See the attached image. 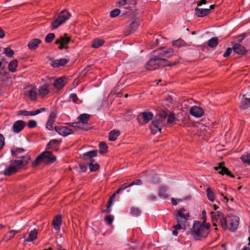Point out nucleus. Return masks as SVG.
Wrapping results in <instances>:
<instances>
[{
    "mask_svg": "<svg viewBox=\"0 0 250 250\" xmlns=\"http://www.w3.org/2000/svg\"><path fill=\"white\" fill-rule=\"evenodd\" d=\"M79 167L80 168V172H84L86 171L87 167V165L84 164H80Z\"/></svg>",
    "mask_w": 250,
    "mask_h": 250,
    "instance_id": "obj_52",
    "label": "nucleus"
},
{
    "mask_svg": "<svg viewBox=\"0 0 250 250\" xmlns=\"http://www.w3.org/2000/svg\"><path fill=\"white\" fill-rule=\"evenodd\" d=\"M18 63L17 60H13L11 61L8 65L9 70L12 72H15L18 66Z\"/></svg>",
    "mask_w": 250,
    "mask_h": 250,
    "instance_id": "obj_32",
    "label": "nucleus"
},
{
    "mask_svg": "<svg viewBox=\"0 0 250 250\" xmlns=\"http://www.w3.org/2000/svg\"><path fill=\"white\" fill-rule=\"evenodd\" d=\"M169 111L168 109L166 110H161L158 112L159 116L160 118L165 119L168 116Z\"/></svg>",
    "mask_w": 250,
    "mask_h": 250,
    "instance_id": "obj_37",
    "label": "nucleus"
},
{
    "mask_svg": "<svg viewBox=\"0 0 250 250\" xmlns=\"http://www.w3.org/2000/svg\"><path fill=\"white\" fill-rule=\"evenodd\" d=\"M54 129L55 131L57 132L59 134L63 136H66L67 135H68L74 133V131H73L68 127L56 126L54 127Z\"/></svg>",
    "mask_w": 250,
    "mask_h": 250,
    "instance_id": "obj_11",
    "label": "nucleus"
},
{
    "mask_svg": "<svg viewBox=\"0 0 250 250\" xmlns=\"http://www.w3.org/2000/svg\"><path fill=\"white\" fill-rule=\"evenodd\" d=\"M4 53L8 57H12L14 54V51L10 47L5 48Z\"/></svg>",
    "mask_w": 250,
    "mask_h": 250,
    "instance_id": "obj_45",
    "label": "nucleus"
},
{
    "mask_svg": "<svg viewBox=\"0 0 250 250\" xmlns=\"http://www.w3.org/2000/svg\"><path fill=\"white\" fill-rule=\"evenodd\" d=\"M207 193L208 199L211 201H213L214 200V195L211 188H208L207 189Z\"/></svg>",
    "mask_w": 250,
    "mask_h": 250,
    "instance_id": "obj_38",
    "label": "nucleus"
},
{
    "mask_svg": "<svg viewBox=\"0 0 250 250\" xmlns=\"http://www.w3.org/2000/svg\"><path fill=\"white\" fill-rule=\"evenodd\" d=\"M232 49L230 47H228L227 49L226 52L224 53V54H223V57H228V56H229L232 52Z\"/></svg>",
    "mask_w": 250,
    "mask_h": 250,
    "instance_id": "obj_56",
    "label": "nucleus"
},
{
    "mask_svg": "<svg viewBox=\"0 0 250 250\" xmlns=\"http://www.w3.org/2000/svg\"><path fill=\"white\" fill-rule=\"evenodd\" d=\"M18 231L15 230H11L7 233L3 237V240L7 242L12 239Z\"/></svg>",
    "mask_w": 250,
    "mask_h": 250,
    "instance_id": "obj_30",
    "label": "nucleus"
},
{
    "mask_svg": "<svg viewBox=\"0 0 250 250\" xmlns=\"http://www.w3.org/2000/svg\"><path fill=\"white\" fill-rule=\"evenodd\" d=\"M56 160V157L52 155L50 151H45L38 156L34 162H32V167L39 165L42 162L53 163Z\"/></svg>",
    "mask_w": 250,
    "mask_h": 250,
    "instance_id": "obj_4",
    "label": "nucleus"
},
{
    "mask_svg": "<svg viewBox=\"0 0 250 250\" xmlns=\"http://www.w3.org/2000/svg\"><path fill=\"white\" fill-rule=\"evenodd\" d=\"M56 118V113L55 111H52L50 112L46 124V127L50 130L53 129V125L55 121Z\"/></svg>",
    "mask_w": 250,
    "mask_h": 250,
    "instance_id": "obj_13",
    "label": "nucleus"
},
{
    "mask_svg": "<svg viewBox=\"0 0 250 250\" xmlns=\"http://www.w3.org/2000/svg\"><path fill=\"white\" fill-rule=\"evenodd\" d=\"M150 129L152 134H156L158 132H161L162 126L159 125V123L154 119L151 122L150 125Z\"/></svg>",
    "mask_w": 250,
    "mask_h": 250,
    "instance_id": "obj_17",
    "label": "nucleus"
},
{
    "mask_svg": "<svg viewBox=\"0 0 250 250\" xmlns=\"http://www.w3.org/2000/svg\"><path fill=\"white\" fill-rule=\"evenodd\" d=\"M172 45L177 47H181L186 46L187 44L184 40L179 39L172 42Z\"/></svg>",
    "mask_w": 250,
    "mask_h": 250,
    "instance_id": "obj_33",
    "label": "nucleus"
},
{
    "mask_svg": "<svg viewBox=\"0 0 250 250\" xmlns=\"http://www.w3.org/2000/svg\"><path fill=\"white\" fill-rule=\"evenodd\" d=\"M175 120V118L174 117V115L173 113H170L169 114L167 119V124H170L173 123Z\"/></svg>",
    "mask_w": 250,
    "mask_h": 250,
    "instance_id": "obj_46",
    "label": "nucleus"
},
{
    "mask_svg": "<svg viewBox=\"0 0 250 250\" xmlns=\"http://www.w3.org/2000/svg\"><path fill=\"white\" fill-rule=\"evenodd\" d=\"M129 187H131V186H129V184H127V183H125L122 185L120 188L124 190Z\"/></svg>",
    "mask_w": 250,
    "mask_h": 250,
    "instance_id": "obj_64",
    "label": "nucleus"
},
{
    "mask_svg": "<svg viewBox=\"0 0 250 250\" xmlns=\"http://www.w3.org/2000/svg\"><path fill=\"white\" fill-rule=\"evenodd\" d=\"M153 114L150 111H145L140 113L137 116V119L140 124L143 125L148 123L153 119Z\"/></svg>",
    "mask_w": 250,
    "mask_h": 250,
    "instance_id": "obj_7",
    "label": "nucleus"
},
{
    "mask_svg": "<svg viewBox=\"0 0 250 250\" xmlns=\"http://www.w3.org/2000/svg\"><path fill=\"white\" fill-rule=\"evenodd\" d=\"M24 151V149L21 148H15L11 150V153L16 157L20 158L23 160L24 157L21 155V153Z\"/></svg>",
    "mask_w": 250,
    "mask_h": 250,
    "instance_id": "obj_27",
    "label": "nucleus"
},
{
    "mask_svg": "<svg viewBox=\"0 0 250 250\" xmlns=\"http://www.w3.org/2000/svg\"><path fill=\"white\" fill-rule=\"evenodd\" d=\"M75 126H76L78 128V130H84L86 131L90 128V125H88L87 123H85L82 122H75Z\"/></svg>",
    "mask_w": 250,
    "mask_h": 250,
    "instance_id": "obj_25",
    "label": "nucleus"
},
{
    "mask_svg": "<svg viewBox=\"0 0 250 250\" xmlns=\"http://www.w3.org/2000/svg\"><path fill=\"white\" fill-rule=\"evenodd\" d=\"M4 145V138L3 136L0 134V149H1Z\"/></svg>",
    "mask_w": 250,
    "mask_h": 250,
    "instance_id": "obj_57",
    "label": "nucleus"
},
{
    "mask_svg": "<svg viewBox=\"0 0 250 250\" xmlns=\"http://www.w3.org/2000/svg\"><path fill=\"white\" fill-rule=\"evenodd\" d=\"M209 224H201L198 221H194L191 229V235L196 240H200L199 237L206 238L209 232Z\"/></svg>",
    "mask_w": 250,
    "mask_h": 250,
    "instance_id": "obj_2",
    "label": "nucleus"
},
{
    "mask_svg": "<svg viewBox=\"0 0 250 250\" xmlns=\"http://www.w3.org/2000/svg\"><path fill=\"white\" fill-rule=\"evenodd\" d=\"M120 131L119 130H113L109 133V140L111 141H115L117 137L120 135Z\"/></svg>",
    "mask_w": 250,
    "mask_h": 250,
    "instance_id": "obj_31",
    "label": "nucleus"
},
{
    "mask_svg": "<svg viewBox=\"0 0 250 250\" xmlns=\"http://www.w3.org/2000/svg\"><path fill=\"white\" fill-rule=\"evenodd\" d=\"M173 50L171 48L163 47L153 50L150 53V58L146 65L148 70H154L161 67L172 66L176 65L178 62H170L165 58H169L173 55Z\"/></svg>",
    "mask_w": 250,
    "mask_h": 250,
    "instance_id": "obj_1",
    "label": "nucleus"
},
{
    "mask_svg": "<svg viewBox=\"0 0 250 250\" xmlns=\"http://www.w3.org/2000/svg\"><path fill=\"white\" fill-rule=\"evenodd\" d=\"M114 220V216L111 215H107L105 217V220L108 225L112 224Z\"/></svg>",
    "mask_w": 250,
    "mask_h": 250,
    "instance_id": "obj_44",
    "label": "nucleus"
},
{
    "mask_svg": "<svg viewBox=\"0 0 250 250\" xmlns=\"http://www.w3.org/2000/svg\"><path fill=\"white\" fill-rule=\"evenodd\" d=\"M239 218L235 215L228 216V223L230 227L229 230L232 232H235L239 225Z\"/></svg>",
    "mask_w": 250,
    "mask_h": 250,
    "instance_id": "obj_9",
    "label": "nucleus"
},
{
    "mask_svg": "<svg viewBox=\"0 0 250 250\" xmlns=\"http://www.w3.org/2000/svg\"><path fill=\"white\" fill-rule=\"evenodd\" d=\"M70 14L66 10H62L60 13L58 17L52 23L54 29H56L58 26L62 25L65 21L69 19Z\"/></svg>",
    "mask_w": 250,
    "mask_h": 250,
    "instance_id": "obj_5",
    "label": "nucleus"
},
{
    "mask_svg": "<svg viewBox=\"0 0 250 250\" xmlns=\"http://www.w3.org/2000/svg\"><path fill=\"white\" fill-rule=\"evenodd\" d=\"M26 125V123L23 121H17L15 122L13 125V130L14 132L19 133L25 126Z\"/></svg>",
    "mask_w": 250,
    "mask_h": 250,
    "instance_id": "obj_16",
    "label": "nucleus"
},
{
    "mask_svg": "<svg viewBox=\"0 0 250 250\" xmlns=\"http://www.w3.org/2000/svg\"><path fill=\"white\" fill-rule=\"evenodd\" d=\"M26 162L24 163V160H11L9 165L5 169L3 172L5 176H11L18 172L21 167Z\"/></svg>",
    "mask_w": 250,
    "mask_h": 250,
    "instance_id": "obj_3",
    "label": "nucleus"
},
{
    "mask_svg": "<svg viewBox=\"0 0 250 250\" xmlns=\"http://www.w3.org/2000/svg\"><path fill=\"white\" fill-rule=\"evenodd\" d=\"M119 6H121L127 4V0H122L117 2Z\"/></svg>",
    "mask_w": 250,
    "mask_h": 250,
    "instance_id": "obj_63",
    "label": "nucleus"
},
{
    "mask_svg": "<svg viewBox=\"0 0 250 250\" xmlns=\"http://www.w3.org/2000/svg\"><path fill=\"white\" fill-rule=\"evenodd\" d=\"M140 212V210L138 208L132 207L131 209V213L133 215L137 216Z\"/></svg>",
    "mask_w": 250,
    "mask_h": 250,
    "instance_id": "obj_49",
    "label": "nucleus"
},
{
    "mask_svg": "<svg viewBox=\"0 0 250 250\" xmlns=\"http://www.w3.org/2000/svg\"><path fill=\"white\" fill-rule=\"evenodd\" d=\"M70 42V37L67 34H64L63 36H61L58 38L55 43L56 44H60L59 49L60 50H62L63 48H68V47L67 46L69 42Z\"/></svg>",
    "mask_w": 250,
    "mask_h": 250,
    "instance_id": "obj_6",
    "label": "nucleus"
},
{
    "mask_svg": "<svg viewBox=\"0 0 250 250\" xmlns=\"http://www.w3.org/2000/svg\"><path fill=\"white\" fill-rule=\"evenodd\" d=\"M59 141L56 139L51 140L47 145V147L49 148L52 146H55L57 144H59Z\"/></svg>",
    "mask_w": 250,
    "mask_h": 250,
    "instance_id": "obj_48",
    "label": "nucleus"
},
{
    "mask_svg": "<svg viewBox=\"0 0 250 250\" xmlns=\"http://www.w3.org/2000/svg\"><path fill=\"white\" fill-rule=\"evenodd\" d=\"M65 79L64 77H62L56 80L53 83L54 86L58 89L62 88L65 85L64 82Z\"/></svg>",
    "mask_w": 250,
    "mask_h": 250,
    "instance_id": "obj_26",
    "label": "nucleus"
},
{
    "mask_svg": "<svg viewBox=\"0 0 250 250\" xmlns=\"http://www.w3.org/2000/svg\"><path fill=\"white\" fill-rule=\"evenodd\" d=\"M99 146L100 149L99 152L101 154H105L107 152L108 146L105 142H100Z\"/></svg>",
    "mask_w": 250,
    "mask_h": 250,
    "instance_id": "obj_35",
    "label": "nucleus"
},
{
    "mask_svg": "<svg viewBox=\"0 0 250 250\" xmlns=\"http://www.w3.org/2000/svg\"><path fill=\"white\" fill-rule=\"evenodd\" d=\"M186 211L184 208H180L176 216L177 223H182V224H185L188 218L189 217V214L187 213L184 214V212Z\"/></svg>",
    "mask_w": 250,
    "mask_h": 250,
    "instance_id": "obj_10",
    "label": "nucleus"
},
{
    "mask_svg": "<svg viewBox=\"0 0 250 250\" xmlns=\"http://www.w3.org/2000/svg\"><path fill=\"white\" fill-rule=\"evenodd\" d=\"M49 84H45L42 85L40 86L39 88V93L40 96L43 97L49 93V89L48 88Z\"/></svg>",
    "mask_w": 250,
    "mask_h": 250,
    "instance_id": "obj_24",
    "label": "nucleus"
},
{
    "mask_svg": "<svg viewBox=\"0 0 250 250\" xmlns=\"http://www.w3.org/2000/svg\"><path fill=\"white\" fill-rule=\"evenodd\" d=\"M55 38L54 33H49L45 38V41L47 43H51Z\"/></svg>",
    "mask_w": 250,
    "mask_h": 250,
    "instance_id": "obj_39",
    "label": "nucleus"
},
{
    "mask_svg": "<svg viewBox=\"0 0 250 250\" xmlns=\"http://www.w3.org/2000/svg\"><path fill=\"white\" fill-rule=\"evenodd\" d=\"M215 214H217V216L220 218V222L222 228L224 229H226L228 228V218L226 219L224 214L219 211H216Z\"/></svg>",
    "mask_w": 250,
    "mask_h": 250,
    "instance_id": "obj_20",
    "label": "nucleus"
},
{
    "mask_svg": "<svg viewBox=\"0 0 250 250\" xmlns=\"http://www.w3.org/2000/svg\"><path fill=\"white\" fill-rule=\"evenodd\" d=\"M234 52L239 55H245L248 52L247 49L239 43H235L232 47Z\"/></svg>",
    "mask_w": 250,
    "mask_h": 250,
    "instance_id": "obj_15",
    "label": "nucleus"
},
{
    "mask_svg": "<svg viewBox=\"0 0 250 250\" xmlns=\"http://www.w3.org/2000/svg\"><path fill=\"white\" fill-rule=\"evenodd\" d=\"M212 214V222L213 226H216V223L217 222V214H215V212H211Z\"/></svg>",
    "mask_w": 250,
    "mask_h": 250,
    "instance_id": "obj_50",
    "label": "nucleus"
},
{
    "mask_svg": "<svg viewBox=\"0 0 250 250\" xmlns=\"http://www.w3.org/2000/svg\"><path fill=\"white\" fill-rule=\"evenodd\" d=\"M98 150H93L86 152L83 154V158L84 160L88 161L89 160H91L94 157L97 156Z\"/></svg>",
    "mask_w": 250,
    "mask_h": 250,
    "instance_id": "obj_21",
    "label": "nucleus"
},
{
    "mask_svg": "<svg viewBox=\"0 0 250 250\" xmlns=\"http://www.w3.org/2000/svg\"><path fill=\"white\" fill-rule=\"evenodd\" d=\"M240 106L243 109L248 108L250 106V98L247 97L246 95H243Z\"/></svg>",
    "mask_w": 250,
    "mask_h": 250,
    "instance_id": "obj_22",
    "label": "nucleus"
},
{
    "mask_svg": "<svg viewBox=\"0 0 250 250\" xmlns=\"http://www.w3.org/2000/svg\"><path fill=\"white\" fill-rule=\"evenodd\" d=\"M189 113L193 116L199 118L204 115V110L202 108L199 106H193L191 107Z\"/></svg>",
    "mask_w": 250,
    "mask_h": 250,
    "instance_id": "obj_12",
    "label": "nucleus"
},
{
    "mask_svg": "<svg viewBox=\"0 0 250 250\" xmlns=\"http://www.w3.org/2000/svg\"><path fill=\"white\" fill-rule=\"evenodd\" d=\"M159 39H155V41H153L152 42L151 46L152 47H154L155 46H157L158 44H159Z\"/></svg>",
    "mask_w": 250,
    "mask_h": 250,
    "instance_id": "obj_61",
    "label": "nucleus"
},
{
    "mask_svg": "<svg viewBox=\"0 0 250 250\" xmlns=\"http://www.w3.org/2000/svg\"><path fill=\"white\" fill-rule=\"evenodd\" d=\"M210 13V9L208 8L203 9L197 7L195 9V14L198 17H203L206 16Z\"/></svg>",
    "mask_w": 250,
    "mask_h": 250,
    "instance_id": "obj_19",
    "label": "nucleus"
},
{
    "mask_svg": "<svg viewBox=\"0 0 250 250\" xmlns=\"http://www.w3.org/2000/svg\"><path fill=\"white\" fill-rule=\"evenodd\" d=\"M142 184V181L140 179H137L134 180L130 184H129V186H133V185H141Z\"/></svg>",
    "mask_w": 250,
    "mask_h": 250,
    "instance_id": "obj_54",
    "label": "nucleus"
},
{
    "mask_svg": "<svg viewBox=\"0 0 250 250\" xmlns=\"http://www.w3.org/2000/svg\"><path fill=\"white\" fill-rule=\"evenodd\" d=\"M50 64L53 67H59L61 66H64L68 62V60L66 59H61L60 60L50 59Z\"/></svg>",
    "mask_w": 250,
    "mask_h": 250,
    "instance_id": "obj_18",
    "label": "nucleus"
},
{
    "mask_svg": "<svg viewBox=\"0 0 250 250\" xmlns=\"http://www.w3.org/2000/svg\"><path fill=\"white\" fill-rule=\"evenodd\" d=\"M69 99L71 100L74 103L79 104L80 100L75 93H71L69 95Z\"/></svg>",
    "mask_w": 250,
    "mask_h": 250,
    "instance_id": "obj_43",
    "label": "nucleus"
},
{
    "mask_svg": "<svg viewBox=\"0 0 250 250\" xmlns=\"http://www.w3.org/2000/svg\"><path fill=\"white\" fill-rule=\"evenodd\" d=\"M104 42V41L103 39L96 38L95 39L92 43V46L93 48H97L102 46Z\"/></svg>",
    "mask_w": 250,
    "mask_h": 250,
    "instance_id": "obj_28",
    "label": "nucleus"
},
{
    "mask_svg": "<svg viewBox=\"0 0 250 250\" xmlns=\"http://www.w3.org/2000/svg\"><path fill=\"white\" fill-rule=\"evenodd\" d=\"M218 44V40L217 37H212L210 39L208 43V45L210 47H215Z\"/></svg>",
    "mask_w": 250,
    "mask_h": 250,
    "instance_id": "obj_34",
    "label": "nucleus"
},
{
    "mask_svg": "<svg viewBox=\"0 0 250 250\" xmlns=\"http://www.w3.org/2000/svg\"><path fill=\"white\" fill-rule=\"evenodd\" d=\"M90 116L89 114L84 113L81 114L78 118L80 122L87 123V122L90 120Z\"/></svg>",
    "mask_w": 250,
    "mask_h": 250,
    "instance_id": "obj_36",
    "label": "nucleus"
},
{
    "mask_svg": "<svg viewBox=\"0 0 250 250\" xmlns=\"http://www.w3.org/2000/svg\"><path fill=\"white\" fill-rule=\"evenodd\" d=\"M246 36L244 34L239 35L238 37V41L240 42H241L246 38Z\"/></svg>",
    "mask_w": 250,
    "mask_h": 250,
    "instance_id": "obj_62",
    "label": "nucleus"
},
{
    "mask_svg": "<svg viewBox=\"0 0 250 250\" xmlns=\"http://www.w3.org/2000/svg\"><path fill=\"white\" fill-rule=\"evenodd\" d=\"M38 233V229H34L32 230V242L37 238V235Z\"/></svg>",
    "mask_w": 250,
    "mask_h": 250,
    "instance_id": "obj_53",
    "label": "nucleus"
},
{
    "mask_svg": "<svg viewBox=\"0 0 250 250\" xmlns=\"http://www.w3.org/2000/svg\"><path fill=\"white\" fill-rule=\"evenodd\" d=\"M137 3V0H127V4L130 5H135Z\"/></svg>",
    "mask_w": 250,
    "mask_h": 250,
    "instance_id": "obj_58",
    "label": "nucleus"
},
{
    "mask_svg": "<svg viewBox=\"0 0 250 250\" xmlns=\"http://www.w3.org/2000/svg\"><path fill=\"white\" fill-rule=\"evenodd\" d=\"M18 114L23 116H29L31 115V112L25 110H21L19 112Z\"/></svg>",
    "mask_w": 250,
    "mask_h": 250,
    "instance_id": "obj_55",
    "label": "nucleus"
},
{
    "mask_svg": "<svg viewBox=\"0 0 250 250\" xmlns=\"http://www.w3.org/2000/svg\"><path fill=\"white\" fill-rule=\"evenodd\" d=\"M241 159L244 163L250 165V153H247L246 155H242L241 157Z\"/></svg>",
    "mask_w": 250,
    "mask_h": 250,
    "instance_id": "obj_41",
    "label": "nucleus"
},
{
    "mask_svg": "<svg viewBox=\"0 0 250 250\" xmlns=\"http://www.w3.org/2000/svg\"><path fill=\"white\" fill-rule=\"evenodd\" d=\"M167 187L166 186H162L159 189V195L161 197L167 199L168 198L169 196L166 193V191L167 190Z\"/></svg>",
    "mask_w": 250,
    "mask_h": 250,
    "instance_id": "obj_29",
    "label": "nucleus"
},
{
    "mask_svg": "<svg viewBox=\"0 0 250 250\" xmlns=\"http://www.w3.org/2000/svg\"><path fill=\"white\" fill-rule=\"evenodd\" d=\"M121 11L119 9H114L111 11L110 15L112 18H115L118 16L120 13Z\"/></svg>",
    "mask_w": 250,
    "mask_h": 250,
    "instance_id": "obj_47",
    "label": "nucleus"
},
{
    "mask_svg": "<svg viewBox=\"0 0 250 250\" xmlns=\"http://www.w3.org/2000/svg\"><path fill=\"white\" fill-rule=\"evenodd\" d=\"M138 22L136 17H133L127 23L125 29V34L128 35L134 32L137 29Z\"/></svg>",
    "mask_w": 250,
    "mask_h": 250,
    "instance_id": "obj_8",
    "label": "nucleus"
},
{
    "mask_svg": "<svg viewBox=\"0 0 250 250\" xmlns=\"http://www.w3.org/2000/svg\"><path fill=\"white\" fill-rule=\"evenodd\" d=\"M42 41L38 39H32V50L36 49L39 45L41 43Z\"/></svg>",
    "mask_w": 250,
    "mask_h": 250,
    "instance_id": "obj_42",
    "label": "nucleus"
},
{
    "mask_svg": "<svg viewBox=\"0 0 250 250\" xmlns=\"http://www.w3.org/2000/svg\"><path fill=\"white\" fill-rule=\"evenodd\" d=\"M62 224V216L61 215L58 214L56 215L53 220V224L54 226V229L56 231H59L60 230V227Z\"/></svg>",
    "mask_w": 250,
    "mask_h": 250,
    "instance_id": "obj_23",
    "label": "nucleus"
},
{
    "mask_svg": "<svg viewBox=\"0 0 250 250\" xmlns=\"http://www.w3.org/2000/svg\"><path fill=\"white\" fill-rule=\"evenodd\" d=\"M147 199L148 200L156 201L157 197L153 194H151L147 197Z\"/></svg>",
    "mask_w": 250,
    "mask_h": 250,
    "instance_id": "obj_60",
    "label": "nucleus"
},
{
    "mask_svg": "<svg viewBox=\"0 0 250 250\" xmlns=\"http://www.w3.org/2000/svg\"><path fill=\"white\" fill-rule=\"evenodd\" d=\"M155 120L158 122V123H159V125L162 127L164 125L165 119L160 118L159 119H156Z\"/></svg>",
    "mask_w": 250,
    "mask_h": 250,
    "instance_id": "obj_59",
    "label": "nucleus"
},
{
    "mask_svg": "<svg viewBox=\"0 0 250 250\" xmlns=\"http://www.w3.org/2000/svg\"><path fill=\"white\" fill-rule=\"evenodd\" d=\"M45 108L42 107L40 109H38L35 111H32V116L38 115L39 113H41L42 112L45 111Z\"/></svg>",
    "mask_w": 250,
    "mask_h": 250,
    "instance_id": "obj_51",
    "label": "nucleus"
},
{
    "mask_svg": "<svg viewBox=\"0 0 250 250\" xmlns=\"http://www.w3.org/2000/svg\"><path fill=\"white\" fill-rule=\"evenodd\" d=\"M88 166L91 171H95L100 168V165L97 163H89Z\"/></svg>",
    "mask_w": 250,
    "mask_h": 250,
    "instance_id": "obj_40",
    "label": "nucleus"
},
{
    "mask_svg": "<svg viewBox=\"0 0 250 250\" xmlns=\"http://www.w3.org/2000/svg\"><path fill=\"white\" fill-rule=\"evenodd\" d=\"M216 170L218 171V173L222 175L226 174L231 177L233 178L234 176L231 173L230 171L228 168L223 165L222 163H220L218 167H214Z\"/></svg>",
    "mask_w": 250,
    "mask_h": 250,
    "instance_id": "obj_14",
    "label": "nucleus"
}]
</instances>
